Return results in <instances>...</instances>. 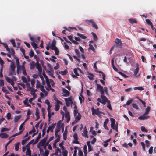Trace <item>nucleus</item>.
Returning a JSON list of instances; mask_svg holds the SVG:
<instances>
[{
    "mask_svg": "<svg viewBox=\"0 0 156 156\" xmlns=\"http://www.w3.org/2000/svg\"><path fill=\"white\" fill-rule=\"evenodd\" d=\"M21 68L22 69V73L25 76H26L27 75V73L26 72V70L25 68V66L23 65H22L21 66Z\"/></svg>",
    "mask_w": 156,
    "mask_h": 156,
    "instance_id": "24",
    "label": "nucleus"
},
{
    "mask_svg": "<svg viewBox=\"0 0 156 156\" xmlns=\"http://www.w3.org/2000/svg\"><path fill=\"white\" fill-rule=\"evenodd\" d=\"M108 122L109 119L108 118H107L105 119L104 122V127L107 130H109V128L107 127V124L108 123Z\"/></svg>",
    "mask_w": 156,
    "mask_h": 156,
    "instance_id": "10",
    "label": "nucleus"
},
{
    "mask_svg": "<svg viewBox=\"0 0 156 156\" xmlns=\"http://www.w3.org/2000/svg\"><path fill=\"white\" fill-rule=\"evenodd\" d=\"M133 89L135 90H144V88L141 87H135Z\"/></svg>",
    "mask_w": 156,
    "mask_h": 156,
    "instance_id": "38",
    "label": "nucleus"
},
{
    "mask_svg": "<svg viewBox=\"0 0 156 156\" xmlns=\"http://www.w3.org/2000/svg\"><path fill=\"white\" fill-rule=\"evenodd\" d=\"M20 116H16L15 117L14 122H17L20 119Z\"/></svg>",
    "mask_w": 156,
    "mask_h": 156,
    "instance_id": "36",
    "label": "nucleus"
},
{
    "mask_svg": "<svg viewBox=\"0 0 156 156\" xmlns=\"http://www.w3.org/2000/svg\"><path fill=\"white\" fill-rule=\"evenodd\" d=\"M59 152L60 154L61 153V149L57 147V149L56 150L55 153L54 154L56 156H57L58 155V153Z\"/></svg>",
    "mask_w": 156,
    "mask_h": 156,
    "instance_id": "28",
    "label": "nucleus"
},
{
    "mask_svg": "<svg viewBox=\"0 0 156 156\" xmlns=\"http://www.w3.org/2000/svg\"><path fill=\"white\" fill-rule=\"evenodd\" d=\"M0 44H2L4 47L6 49L7 51H8V50H9V48L8 47L7 45L5 43H1Z\"/></svg>",
    "mask_w": 156,
    "mask_h": 156,
    "instance_id": "39",
    "label": "nucleus"
},
{
    "mask_svg": "<svg viewBox=\"0 0 156 156\" xmlns=\"http://www.w3.org/2000/svg\"><path fill=\"white\" fill-rule=\"evenodd\" d=\"M35 131L36 130L35 129L34 126H33L32 130L29 132V134H31L35 132Z\"/></svg>",
    "mask_w": 156,
    "mask_h": 156,
    "instance_id": "59",
    "label": "nucleus"
},
{
    "mask_svg": "<svg viewBox=\"0 0 156 156\" xmlns=\"http://www.w3.org/2000/svg\"><path fill=\"white\" fill-rule=\"evenodd\" d=\"M141 145L142 147V149L143 151H145V145L144 143V142H141Z\"/></svg>",
    "mask_w": 156,
    "mask_h": 156,
    "instance_id": "49",
    "label": "nucleus"
},
{
    "mask_svg": "<svg viewBox=\"0 0 156 156\" xmlns=\"http://www.w3.org/2000/svg\"><path fill=\"white\" fill-rule=\"evenodd\" d=\"M146 22L147 23V24L150 26H152V22L150 21V20L149 19H147L146 20Z\"/></svg>",
    "mask_w": 156,
    "mask_h": 156,
    "instance_id": "56",
    "label": "nucleus"
},
{
    "mask_svg": "<svg viewBox=\"0 0 156 156\" xmlns=\"http://www.w3.org/2000/svg\"><path fill=\"white\" fill-rule=\"evenodd\" d=\"M81 116L80 113H78V114L77 116H76L75 119V121L76 122H77L79 121L81 118Z\"/></svg>",
    "mask_w": 156,
    "mask_h": 156,
    "instance_id": "15",
    "label": "nucleus"
},
{
    "mask_svg": "<svg viewBox=\"0 0 156 156\" xmlns=\"http://www.w3.org/2000/svg\"><path fill=\"white\" fill-rule=\"evenodd\" d=\"M100 97L101 98H98V101L103 104H105L106 102L109 101L108 100L107 98L104 95H101Z\"/></svg>",
    "mask_w": 156,
    "mask_h": 156,
    "instance_id": "1",
    "label": "nucleus"
},
{
    "mask_svg": "<svg viewBox=\"0 0 156 156\" xmlns=\"http://www.w3.org/2000/svg\"><path fill=\"white\" fill-rule=\"evenodd\" d=\"M83 133L84 134V136L88 138V136L87 134V129H86V127H85L84 129Z\"/></svg>",
    "mask_w": 156,
    "mask_h": 156,
    "instance_id": "27",
    "label": "nucleus"
},
{
    "mask_svg": "<svg viewBox=\"0 0 156 156\" xmlns=\"http://www.w3.org/2000/svg\"><path fill=\"white\" fill-rule=\"evenodd\" d=\"M23 130H21L20 131L19 133H16L15 134H14L12 136H16L20 135L22 133H23Z\"/></svg>",
    "mask_w": 156,
    "mask_h": 156,
    "instance_id": "54",
    "label": "nucleus"
},
{
    "mask_svg": "<svg viewBox=\"0 0 156 156\" xmlns=\"http://www.w3.org/2000/svg\"><path fill=\"white\" fill-rule=\"evenodd\" d=\"M61 126L60 124H57V126L55 130V132L58 133L60 131Z\"/></svg>",
    "mask_w": 156,
    "mask_h": 156,
    "instance_id": "21",
    "label": "nucleus"
},
{
    "mask_svg": "<svg viewBox=\"0 0 156 156\" xmlns=\"http://www.w3.org/2000/svg\"><path fill=\"white\" fill-rule=\"evenodd\" d=\"M31 44L33 47V48L35 49L38 48V47L37 46V44L34 42H32L31 43Z\"/></svg>",
    "mask_w": 156,
    "mask_h": 156,
    "instance_id": "31",
    "label": "nucleus"
},
{
    "mask_svg": "<svg viewBox=\"0 0 156 156\" xmlns=\"http://www.w3.org/2000/svg\"><path fill=\"white\" fill-rule=\"evenodd\" d=\"M9 75L10 76H12L13 75H16V73L15 72V70H12L10 69H9Z\"/></svg>",
    "mask_w": 156,
    "mask_h": 156,
    "instance_id": "26",
    "label": "nucleus"
},
{
    "mask_svg": "<svg viewBox=\"0 0 156 156\" xmlns=\"http://www.w3.org/2000/svg\"><path fill=\"white\" fill-rule=\"evenodd\" d=\"M129 21L130 23L131 24H133L134 23H137V22L135 19H130L129 20Z\"/></svg>",
    "mask_w": 156,
    "mask_h": 156,
    "instance_id": "35",
    "label": "nucleus"
},
{
    "mask_svg": "<svg viewBox=\"0 0 156 156\" xmlns=\"http://www.w3.org/2000/svg\"><path fill=\"white\" fill-rule=\"evenodd\" d=\"M34 139H32L31 141H30L27 145L26 146V147H30V144H31L32 143H33L34 142Z\"/></svg>",
    "mask_w": 156,
    "mask_h": 156,
    "instance_id": "32",
    "label": "nucleus"
},
{
    "mask_svg": "<svg viewBox=\"0 0 156 156\" xmlns=\"http://www.w3.org/2000/svg\"><path fill=\"white\" fill-rule=\"evenodd\" d=\"M46 143V140L44 139L41 140L37 145V147L40 148L41 146H44Z\"/></svg>",
    "mask_w": 156,
    "mask_h": 156,
    "instance_id": "4",
    "label": "nucleus"
},
{
    "mask_svg": "<svg viewBox=\"0 0 156 156\" xmlns=\"http://www.w3.org/2000/svg\"><path fill=\"white\" fill-rule=\"evenodd\" d=\"M30 69L31 70L33 69L35 65V62L34 61H31L30 63Z\"/></svg>",
    "mask_w": 156,
    "mask_h": 156,
    "instance_id": "17",
    "label": "nucleus"
},
{
    "mask_svg": "<svg viewBox=\"0 0 156 156\" xmlns=\"http://www.w3.org/2000/svg\"><path fill=\"white\" fill-rule=\"evenodd\" d=\"M94 76V75L91 73H88V77L90 80H93Z\"/></svg>",
    "mask_w": 156,
    "mask_h": 156,
    "instance_id": "22",
    "label": "nucleus"
},
{
    "mask_svg": "<svg viewBox=\"0 0 156 156\" xmlns=\"http://www.w3.org/2000/svg\"><path fill=\"white\" fill-rule=\"evenodd\" d=\"M97 89L98 91H99L103 88V87L99 84H97Z\"/></svg>",
    "mask_w": 156,
    "mask_h": 156,
    "instance_id": "40",
    "label": "nucleus"
},
{
    "mask_svg": "<svg viewBox=\"0 0 156 156\" xmlns=\"http://www.w3.org/2000/svg\"><path fill=\"white\" fill-rule=\"evenodd\" d=\"M118 73L119 74H120L121 75L125 78H127L128 77V76L126 75L121 72H119Z\"/></svg>",
    "mask_w": 156,
    "mask_h": 156,
    "instance_id": "45",
    "label": "nucleus"
},
{
    "mask_svg": "<svg viewBox=\"0 0 156 156\" xmlns=\"http://www.w3.org/2000/svg\"><path fill=\"white\" fill-rule=\"evenodd\" d=\"M151 108L149 106H148L145 109V112L144 113V115H147L149 113L150 110Z\"/></svg>",
    "mask_w": 156,
    "mask_h": 156,
    "instance_id": "25",
    "label": "nucleus"
},
{
    "mask_svg": "<svg viewBox=\"0 0 156 156\" xmlns=\"http://www.w3.org/2000/svg\"><path fill=\"white\" fill-rule=\"evenodd\" d=\"M93 27H94L95 29H98V27L95 23L94 22L92 24Z\"/></svg>",
    "mask_w": 156,
    "mask_h": 156,
    "instance_id": "57",
    "label": "nucleus"
},
{
    "mask_svg": "<svg viewBox=\"0 0 156 156\" xmlns=\"http://www.w3.org/2000/svg\"><path fill=\"white\" fill-rule=\"evenodd\" d=\"M136 68L135 69V70H134V76H136L137 74V73H138L139 69V65L138 64H136Z\"/></svg>",
    "mask_w": 156,
    "mask_h": 156,
    "instance_id": "16",
    "label": "nucleus"
},
{
    "mask_svg": "<svg viewBox=\"0 0 156 156\" xmlns=\"http://www.w3.org/2000/svg\"><path fill=\"white\" fill-rule=\"evenodd\" d=\"M5 79L6 81L9 83H10L11 81L13 80L12 79H10L7 76H5Z\"/></svg>",
    "mask_w": 156,
    "mask_h": 156,
    "instance_id": "48",
    "label": "nucleus"
},
{
    "mask_svg": "<svg viewBox=\"0 0 156 156\" xmlns=\"http://www.w3.org/2000/svg\"><path fill=\"white\" fill-rule=\"evenodd\" d=\"M91 34L94 37V40L95 41L97 40L98 39L96 34L93 32H92Z\"/></svg>",
    "mask_w": 156,
    "mask_h": 156,
    "instance_id": "41",
    "label": "nucleus"
},
{
    "mask_svg": "<svg viewBox=\"0 0 156 156\" xmlns=\"http://www.w3.org/2000/svg\"><path fill=\"white\" fill-rule=\"evenodd\" d=\"M65 101L66 105L67 107L69 106L70 104H71V105L73 104V102L72 98H69L68 99L65 98Z\"/></svg>",
    "mask_w": 156,
    "mask_h": 156,
    "instance_id": "5",
    "label": "nucleus"
},
{
    "mask_svg": "<svg viewBox=\"0 0 156 156\" xmlns=\"http://www.w3.org/2000/svg\"><path fill=\"white\" fill-rule=\"evenodd\" d=\"M35 115L36 116V120H38L40 118L39 110L37 108L36 109Z\"/></svg>",
    "mask_w": 156,
    "mask_h": 156,
    "instance_id": "14",
    "label": "nucleus"
},
{
    "mask_svg": "<svg viewBox=\"0 0 156 156\" xmlns=\"http://www.w3.org/2000/svg\"><path fill=\"white\" fill-rule=\"evenodd\" d=\"M2 91L5 93L6 94H9V92L8 91V90L6 89V88L5 87H3L2 88Z\"/></svg>",
    "mask_w": 156,
    "mask_h": 156,
    "instance_id": "37",
    "label": "nucleus"
},
{
    "mask_svg": "<svg viewBox=\"0 0 156 156\" xmlns=\"http://www.w3.org/2000/svg\"><path fill=\"white\" fill-rule=\"evenodd\" d=\"M16 68L15 65L14 64L13 62H12L11 63L10 67L9 69L12 70H15V69Z\"/></svg>",
    "mask_w": 156,
    "mask_h": 156,
    "instance_id": "18",
    "label": "nucleus"
},
{
    "mask_svg": "<svg viewBox=\"0 0 156 156\" xmlns=\"http://www.w3.org/2000/svg\"><path fill=\"white\" fill-rule=\"evenodd\" d=\"M51 57L52 58H49V59H50V60L53 62H56V61L55 60V59H56L57 58L55 56H52Z\"/></svg>",
    "mask_w": 156,
    "mask_h": 156,
    "instance_id": "46",
    "label": "nucleus"
},
{
    "mask_svg": "<svg viewBox=\"0 0 156 156\" xmlns=\"http://www.w3.org/2000/svg\"><path fill=\"white\" fill-rule=\"evenodd\" d=\"M83 152L85 156H86L87 154V146L86 145H85L83 147Z\"/></svg>",
    "mask_w": 156,
    "mask_h": 156,
    "instance_id": "33",
    "label": "nucleus"
},
{
    "mask_svg": "<svg viewBox=\"0 0 156 156\" xmlns=\"http://www.w3.org/2000/svg\"><path fill=\"white\" fill-rule=\"evenodd\" d=\"M146 144V146L147 147H148L150 146V144L149 141L147 140H146L145 141Z\"/></svg>",
    "mask_w": 156,
    "mask_h": 156,
    "instance_id": "61",
    "label": "nucleus"
},
{
    "mask_svg": "<svg viewBox=\"0 0 156 156\" xmlns=\"http://www.w3.org/2000/svg\"><path fill=\"white\" fill-rule=\"evenodd\" d=\"M145 115H144V114L143 115L139 116L138 118V119L141 120H145L150 118L149 116Z\"/></svg>",
    "mask_w": 156,
    "mask_h": 156,
    "instance_id": "8",
    "label": "nucleus"
},
{
    "mask_svg": "<svg viewBox=\"0 0 156 156\" xmlns=\"http://www.w3.org/2000/svg\"><path fill=\"white\" fill-rule=\"evenodd\" d=\"M16 62L17 68H18V67H21L20 66V62L19 59H17V60H16Z\"/></svg>",
    "mask_w": 156,
    "mask_h": 156,
    "instance_id": "58",
    "label": "nucleus"
},
{
    "mask_svg": "<svg viewBox=\"0 0 156 156\" xmlns=\"http://www.w3.org/2000/svg\"><path fill=\"white\" fill-rule=\"evenodd\" d=\"M49 151L48 150H46L45 151L44 153L43 154L42 156H48L49 153Z\"/></svg>",
    "mask_w": 156,
    "mask_h": 156,
    "instance_id": "44",
    "label": "nucleus"
},
{
    "mask_svg": "<svg viewBox=\"0 0 156 156\" xmlns=\"http://www.w3.org/2000/svg\"><path fill=\"white\" fill-rule=\"evenodd\" d=\"M56 123H52L51 126H50L48 127V129H49L50 131L51 132H53V129L55 128L56 125Z\"/></svg>",
    "mask_w": 156,
    "mask_h": 156,
    "instance_id": "11",
    "label": "nucleus"
},
{
    "mask_svg": "<svg viewBox=\"0 0 156 156\" xmlns=\"http://www.w3.org/2000/svg\"><path fill=\"white\" fill-rule=\"evenodd\" d=\"M41 133H39L38 136L34 142V143L33 144H34L37 143L39 140V139L41 138Z\"/></svg>",
    "mask_w": 156,
    "mask_h": 156,
    "instance_id": "19",
    "label": "nucleus"
},
{
    "mask_svg": "<svg viewBox=\"0 0 156 156\" xmlns=\"http://www.w3.org/2000/svg\"><path fill=\"white\" fill-rule=\"evenodd\" d=\"M94 21H93L92 20H86V22L89 25L90 24H91L92 23L94 22Z\"/></svg>",
    "mask_w": 156,
    "mask_h": 156,
    "instance_id": "60",
    "label": "nucleus"
},
{
    "mask_svg": "<svg viewBox=\"0 0 156 156\" xmlns=\"http://www.w3.org/2000/svg\"><path fill=\"white\" fill-rule=\"evenodd\" d=\"M31 151L30 149V147H27L26 154V155L31 156Z\"/></svg>",
    "mask_w": 156,
    "mask_h": 156,
    "instance_id": "20",
    "label": "nucleus"
},
{
    "mask_svg": "<svg viewBox=\"0 0 156 156\" xmlns=\"http://www.w3.org/2000/svg\"><path fill=\"white\" fill-rule=\"evenodd\" d=\"M39 149L40 152V154L42 156L44 154V150L43 149L41 148V147H40V148H38Z\"/></svg>",
    "mask_w": 156,
    "mask_h": 156,
    "instance_id": "52",
    "label": "nucleus"
},
{
    "mask_svg": "<svg viewBox=\"0 0 156 156\" xmlns=\"http://www.w3.org/2000/svg\"><path fill=\"white\" fill-rule=\"evenodd\" d=\"M108 104V105L107 106V108L109 109L110 110H112V108L111 106V102L110 101H108V102H107Z\"/></svg>",
    "mask_w": 156,
    "mask_h": 156,
    "instance_id": "34",
    "label": "nucleus"
},
{
    "mask_svg": "<svg viewBox=\"0 0 156 156\" xmlns=\"http://www.w3.org/2000/svg\"><path fill=\"white\" fill-rule=\"evenodd\" d=\"M9 136L6 133H2L0 134V137L2 138H7Z\"/></svg>",
    "mask_w": 156,
    "mask_h": 156,
    "instance_id": "13",
    "label": "nucleus"
},
{
    "mask_svg": "<svg viewBox=\"0 0 156 156\" xmlns=\"http://www.w3.org/2000/svg\"><path fill=\"white\" fill-rule=\"evenodd\" d=\"M73 71H74V73H75V74H76V76H79V74L78 73L77 70V69H76L74 68L73 69Z\"/></svg>",
    "mask_w": 156,
    "mask_h": 156,
    "instance_id": "64",
    "label": "nucleus"
},
{
    "mask_svg": "<svg viewBox=\"0 0 156 156\" xmlns=\"http://www.w3.org/2000/svg\"><path fill=\"white\" fill-rule=\"evenodd\" d=\"M40 90H41L43 92H45V89H44V87L43 86V85H41V87H40Z\"/></svg>",
    "mask_w": 156,
    "mask_h": 156,
    "instance_id": "62",
    "label": "nucleus"
},
{
    "mask_svg": "<svg viewBox=\"0 0 156 156\" xmlns=\"http://www.w3.org/2000/svg\"><path fill=\"white\" fill-rule=\"evenodd\" d=\"M51 106L49 104L48 105V108H47V111L48 112V117L50 118L51 117V115L50 113V108L51 107Z\"/></svg>",
    "mask_w": 156,
    "mask_h": 156,
    "instance_id": "12",
    "label": "nucleus"
},
{
    "mask_svg": "<svg viewBox=\"0 0 156 156\" xmlns=\"http://www.w3.org/2000/svg\"><path fill=\"white\" fill-rule=\"evenodd\" d=\"M11 114L10 113H7L6 115V117L8 120H9L11 117Z\"/></svg>",
    "mask_w": 156,
    "mask_h": 156,
    "instance_id": "63",
    "label": "nucleus"
},
{
    "mask_svg": "<svg viewBox=\"0 0 156 156\" xmlns=\"http://www.w3.org/2000/svg\"><path fill=\"white\" fill-rule=\"evenodd\" d=\"M60 105L58 104H56L55 105V110L56 111H58L59 110Z\"/></svg>",
    "mask_w": 156,
    "mask_h": 156,
    "instance_id": "53",
    "label": "nucleus"
},
{
    "mask_svg": "<svg viewBox=\"0 0 156 156\" xmlns=\"http://www.w3.org/2000/svg\"><path fill=\"white\" fill-rule=\"evenodd\" d=\"M77 35L78 36L80 37L81 38L83 39H85L87 38L86 36H84L82 34H80L79 33H77Z\"/></svg>",
    "mask_w": 156,
    "mask_h": 156,
    "instance_id": "30",
    "label": "nucleus"
},
{
    "mask_svg": "<svg viewBox=\"0 0 156 156\" xmlns=\"http://www.w3.org/2000/svg\"><path fill=\"white\" fill-rule=\"evenodd\" d=\"M111 123V127L112 129H115L116 132H118V127H115V119L112 118H111L110 119Z\"/></svg>",
    "mask_w": 156,
    "mask_h": 156,
    "instance_id": "3",
    "label": "nucleus"
},
{
    "mask_svg": "<svg viewBox=\"0 0 156 156\" xmlns=\"http://www.w3.org/2000/svg\"><path fill=\"white\" fill-rule=\"evenodd\" d=\"M9 51L12 55H14L15 54V52L13 49V48L10 49L9 48V50H8V51Z\"/></svg>",
    "mask_w": 156,
    "mask_h": 156,
    "instance_id": "29",
    "label": "nucleus"
},
{
    "mask_svg": "<svg viewBox=\"0 0 156 156\" xmlns=\"http://www.w3.org/2000/svg\"><path fill=\"white\" fill-rule=\"evenodd\" d=\"M68 151L66 150H64L62 152V154L63 156H67Z\"/></svg>",
    "mask_w": 156,
    "mask_h": 156,
    "instance_id": "50",
    "label": "nucleus"
},
{
    "mask_svg": "<svg viewBox=\"0 0 156 156\" xmlns=\"http://www.w3.org/2000/svg\"><path fill=\"white\" fill-rule=\"evenodd\" d=\"M67 73V71L66 70H65L63 71H61L60 73H61L63 75H65Z\"/></svg>",
    "mask_w": 156,
    "mask_h": 156,
    "instance_id": "47",
    "label": "nucleus"
},
{
    "mask_svg": "<svg viewBox=\"0 0 156 156\" xmlns=\"http://www.w3.org/2000/svg\"><path fill=\"white\" fill-rule=\"evenodd\" d=\"M41 83L40 82L38 81H37V83H36V88H40L41 86Z\"/></svg>",
    "mask_w": 156,
    "mask_h": 156,
    "instance_id": "55",
    "label": "nucleus"
},
{
    "mask_svg": "<svg viewBox=\"0 0 156 156\" xmlns=\"http://www.w3.org/2000/svg\"><path fill=\"white\" fill-rule=\"evenodd\" d=\"M62 91L64 93L63 94V96L67 97L69 95V92L65 88H63Z\"/></svg>",
    "mask_w": 156,
    "mask_h": 156,
    "instance_id": "9",
    "label": "nucleus"
},
{
    "mask_svg": "<svg viewBox=\"0 0 156 156\" xmlns=\"http://www.w3.org/2000/svg\"><path fill=\"white\" fill-rule=\"evenodd\" d=\"M91 111L92 114L93 115H94L95 114L98 115L101 113V112H98L96 109H94L93 107L92 108Z\"/></svg>",
    "mask_w": 156,
    "mask_h": 156,
    "instance_id": "6",
    "label": "nucleus"
},
{
    "mask_svg": "<svg viewBox=\"0 0 156 156\" xmlns=\"http://www.w3.org/2000/svg\"><path fill=\"white\" fill-rule=\"evenodd\" d=\"M64 28L66 30H67V31H70L72 29H76V28H75V27H69L68 28H67L66 27H65Z\"/></svg>",
    "mask_w": 156,
    "mask_h": 156,
    "instance_id": "43",
    "label": "nucleus"
},
{
    "mask_svg": "<svg viewBox=\"0 0 156 156\" xmlns=\"http://www.w3.org/2000/svg\"><path fill=\"white\" fill-rule=\"evenodd\" d=\"M10 41L12 44L13 47H16V45L15 40L13 39H11L10 40Z\"/></svg>",
    "mask_w": 156,
    "mask_h": 156,
    "instance_id": "51",
    "label": "nucleus"
},
{
    "mask_svg": "<svg viewBox=\"0 0 156 156\" xmlns=\"http://www.w3.org/2000/svg\"><path fill=\"white\" fill-rule=\"evenodd\" d=\"M35 66L36 68L37 69L39 72L40 73L42 71V68L41 66L39 63L38 62H37L35 63Z\"/></svg>",
    "mask_w": 156,
    "mask_h": 156,
    "instance_id": "7",
    "label": "nucleus"
},
{
    "mask_svg": "<svg viewBox=\"0 0 156 156\" xmlns=\"http://www.w3.org/2000/svg\"><path fill=\"white\" fill-rule=\"evenodd\" d=\"M20 144V143L19 142L15 144V149L16 151H17L19 150Z\"/></svg>",
    "mask_w": 156,
    "mask_h": 156,
    "instance_id": "23",
    "label": "nucleus"
},
{
    "mask_svg": "<svg viewBox=\"0 0 156 156\" xmlns=\"http://www.w3.org/2000/svg\"><path fill=\"white\" fill-rule=\"evenodd\" d=\"M28 36L29 37L31 41H35V37L34 36H32L30 34H29Z\"/></svg>",
    "mask_w": 156,
    "mask_h": 156,
    "instance_id": "42",
    "label": "nucleus"
},
{
    "mask_svg": "<svg viewBox=\"0 0 156 156\" xmlns=\"http://www.w3.org/2000/svg\"><path fill=\"white\" fill-rule=\"evenodd\" d=\"M115 44L114 46L116 48H121L122 45V41L121 39L118 38H116L115 40Z\"/></svg>",
    "mask_w": 156,
    "mask_h": 156,
    "instance_id": "2",
    "label": "nucleus"
}]
</instances>
